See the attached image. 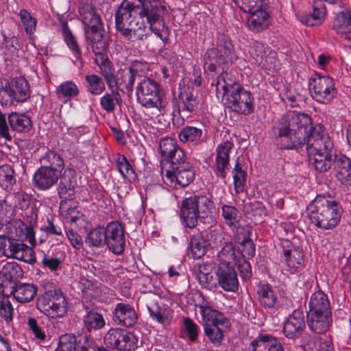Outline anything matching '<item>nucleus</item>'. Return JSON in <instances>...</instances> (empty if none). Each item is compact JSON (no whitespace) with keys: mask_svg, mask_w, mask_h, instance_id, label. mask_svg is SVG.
<instances>
[{"mask_svg":"<svg viewBox=\"0 0 351 351\" xmlns=\"http://www.w3.org/2000/svg\"><path fill=\"white\" fill-rule=\"evenodd\" d=\"M166 12V7L158 0H123L115 12V27L127 40L141 41L148 34L146 25L139 19L145 18L149 30L163 40Z\"/></svg>","mask_w":351,"mask_h":351,"instance_id":"nucleus-1","label":"nucleus"},{"mask_svg":"<svg viewBox=\"0 0 351 351\" xmlns=\"http://www.w3.org/2000/svg\"><path fill=\"white\" fill-rule=\"evenodd\" d=\"M215 91L218 99H223L232 110L250 114L254 110V97L252 93L244 89L236 77L228 72H221L215 84Z\"/></svg>","mask_w":351,"mask_h":351,"instance_id":"nucleus-2","label":"nucleus"},{"mask_svg":"<svg viewBox=\"0 0 351 351\" xmlns=\"http://www.w3.org/2000/svg\"><path fill=\"white\" fill-rule=\"evenodd\" d=\"M305 143L309 164L319 172L330 169L334 146L323 128H315L305 138Z\"/></svg>","mask_w":351,"mask_h":351,"instance_id":"nucleus-3","label":"nucleus"},{"mask_svg":"<svg viewBox=\"0 0 351 351\" xmlns=\"http://www.w3.org/2000/svg\"><path fill=\"white\" fill-rule=\"evenodd\" d=\"M311 223L317 228L328 230L334 229L339 223L341 209L335 200L317 197L307 207Z\"/></svg>","mask_w":351,"mask_h":351,"instance_id":"nucleus-4","label":"nucleus"},{"mask_svg":"<svg viewBox=\"0 0 351 351\" xmlns=\"http://www.w3.org/2000/svg\"><path fill=\"white\" fill-rule=\"evenodd\" d=\"M199 296L202 298V301L196 306L199 308L204 322V333L209 341L218 347L221 345L224 338L223 332L219 326H227L229 321L222 313L214 309L210 302L204 299L202 294Z\"/></svg>","mask_w":351,"mask_h":351,"instance_id":"nucleus-5","label":"nucleus"},{"mask_svg":"<svg viewBox=\"0 0 351 351\" xmlns=\"http://www.w3.org/2000/svg\"><path fill=\"white\" fill-rule=\"evenodd\" d=\"M216 47L206 51L204 57V69L205 73H217V69L229 62L233 63L237 59L234 48L230 38L223 34H218Z\"/></svg>","mask_w":351,"mask_h":351,"instance_id":"nucleus-6","label":"nucleus"},{"mask_svg":"<svg viewBox=\"0 0 351 351\" xmlns=\"http://www.w3.org/2000/svg\"><path fill=\"white\" fill-rule=\"evenodd\" d=\"M214 203L205 195H194L185 198L180 207V217L183 224L189 228L197 226L200 214L207 213L213 208Z\"/></svg>","mask_w":351,"mask_h":351,"instance_id":"nucleus-7","label":"nucleus"},{"mask_svg":"<svg viewBox=\"0 0 351 351\" xmlns=\"http://www.w3.org/2000/svg\"><path fill=\"white\" fill-rule=\"evenodd\" d=\"M161 86L155 80L144 77L138 83L136 88V100L146 108H155L158 112L162 108L160 95Z\"/></svg>","mask_w":351,"mask_h":351,"instance_id":"nucleus-8","label":"nucleus"},{"mask_svg":"<svg viewBox=\"0 0 351 351\" xmlns=\"http://www.w3.org/2000/svg\"><path fill=\"white\" fill-rule=\"evenodd\" d=\"M37 308L48 317H63L67 312V302L60 291L53 289L38 296Z\"/></svg>","mask_w":351,"mask_h":351,"instance_id":"nucleus-9","label":"nucleus"},{"mask_svg":"<svg viewBox=\"0 0 351 351\" xmlns=\"http://www.w3.org/2000/svg\"><path fill=\"white\" fill-rule=\"evenodd\" d=\"M308 88L311 97L319 104H330L337 95L334 80L317 73L310 77Z\"/></svg>","mask_w":351,"mask_h":351,"instance_id":"nucleus-10","label":"nucleus"},{"mask_svg":"<svg viewBox=\"0 0 351 351\" xmlns=\"http://www.w3.org/2000/svg\"><path fill=\"white\" fill-rule=\"evenodd\" d=\"M171 163L168 169L165 170V176L171 185L182 188L189 186L195 179L194 167L186 156Z\"/></svg>","mask_w":351,"mask_h":351,"instance_id":"nucleus-11","label":"nucleus"},{"mask_svg":"<svg viewBox=\"0 0 351 351\" xmlns=\"http://www.w3.org/2000/svg\"><path fill=\"white\" fill-rule=\"evenodd\" d=\"M134 335L119 328H110L104 335V343L107 348L119 351H132L137 348Z\"/></svg>","mask_w":351,"mask_h":351,"instance_id":"nucleus-12","label":"nucleus"},{"mask_svg":"<svg viewBox=\"0 0 351 351\" xmlns=\"http://www.w3.org/2000/svg\"><path fill=\"white\" fill-rule=\"evenodd\" d=\"M0 97L4 100L5 105L16 102H24L30 97L28 82L23 77L14 78L11 83L5 82L0 90Z\"/></svg>","mask_w":351,"mask_h":351,"instance_id":"nucleus-13","label":"nucleus"},{"mask_svg":"<svg viewBox=\"0 0 351 351\" xmlns=\"http://www.w3.org/2000/svg\"><path fill=\"white\" fill-rule=\"evenodd\" d=\"M280 122L289 127L295 134L301 136L304 142L307 136L315 128L319 127L324 128L321 125L313 128L311 126V118L308 115L294 111L287 112L282 117Z\"/></svg>","mask_w":351,"mask_h":351,"instance_id":"nucleus-14","label":"nucleus"},{"mask_svg":"<svg viewBox=\"0 0 351 351\" xmlns=\"http://www.w3.org/2000/svg\"><path fill=\"white\" fill-rule=\"evenodd\" d=\"M105 245L115 254H121L125 248L123 229L117 221L109 223L105 229Z\"/></svg>","mask_w":351,"mask_h":351,"instance_id":"nucleus-15","label":"nucleus"},{"mask_svg":"<svg viewBox=\"0 0 351 351\" xmlns=\"http://www.w3.org/2000/svg\"><path fill=\"white\" fill-rule=\"evenodd\" d=\"M281 262L285 265V270L294 274L304 265V254L300 247L289 245L286 241L283 243Z\"/></svg>","mask_w":351,"mask_h":351,"instance_id":"nucleus-16","label":"nucleus"},{"mask_svg":"<svg viewBox=\"0 0 351 351\" xmlns=\"http://www.w3.org/2000/svg\"><path fill=\"white\" fill-rule=\"evenodd\" d=\"M215 273L219 285L224 291L235 292L238 290L239 280L233 265L219 263Z\"/></svg>","mask_w":351,"mask_h":351,"instance_id":"nucleus-17","label":"nucleus"},{"mask_svg":"<svg viewBox=\"0 0 351 351\" xmlns=\"http://www.w3.org/2000/svg\"><path fill=\"white\" fill-rule=\"evenodd\" d=\"M85 315L82 317L85 335L90 337L93 332H95L104 328L106 320L104 315L92 307L90 303H84Z\"/></svg>","mask_w":351,"mask_h":351,"instance_id":"nucleus-18","label":"nucleus"},{"mask_svg":"<svg viewBox=\"0 0 351 351\" xmlns=\"http://www.w3.org/2000/svg\"><path fill=\"white\" fill-rule=\"evenodd\" d=\"M305 326L303 312L300 309H295L285 322L282 332L287 338L295 339L301 336Z\"/></svg>","mask_w":351,"mask_h":351,"instance_id":"nucleus-19","label":"nucleus"},{"mask_svg":"<svg viewBox=\"0 0 351 351\" xmlns=\"http://www.w3.org/2000/svg\"><path fill=\"white\" fill-rule=\"evenodd\" d=\"M276 141L280 148L283 149H298L303 145H306V143L301 136L295 134L293 131L291 130L289 127L282 122L279 125Z\"/></svg>","mask_w":351,"mask_h":351,"instance_id":"nucleus-20","label":"nucleus"},{"mask_svg":"<svg viewBox=\"0 0 351 351\" xmlns=\"http://www.w3.org/2000/svg\"><path fill=\"white\" fill-rule=\"evenodd\" d=\"M0 292L3 295H13L14 299L19 302L27 303L35 298L37 288L33 284L20 283L15 286H10L8 290L0 287Z\"/></svg>","mask_w":351,"mask_h":351,"instance_id":"nucleus-21","label":"nucleus"},{"mask_svg":"<svg viewBox=\"0 0 351 351\" xmlns=\"http://www.w3.org/2000/svg\"><path fill=\"white\" fill-rule=\"evenodd\" d=\"M178 138L181 143L200 145L206 141V132L204 125H186L183 127L179 134Z\"/></svg>","mask_w":351,"mask_h":351,"instance_id":"nucleus-22","label":"nucleus"},{"mask_svg":"<svg viewBox=\"0 0 351 351\" xmlns=\"http://www.w3.org/2000/svg\"><path fill=\"white\" fill-rule=\"evenodd\" d=\"M179 100V112L186 117H189L191 113H195L200 104L197 95L189 86H184L180 91Z\"/></svg>","mask_w":351,"mask_h":351,"instance_id":"nucleus-23","label":"nucleus"},{"mask_svg":"<svg viewBox=\"0 0 351 351\" xmlns=\"http://www.w3.org/2000/svg\"><path fill=\"white\" fill-rule=\"evenodd\" d=\"M246 351H285L280 342L276 337L261 334L250 341Z\"/></svg>","mask_w":351,"mask_h":351,"instance_id":"nucleus-24","label":"nucleus"},{"mask_svg":"<svg viewBox=\"0 0 351 351\" xmlns=\"http://www.w3.org/2000/svg\"><path fill=\"white\" fill-rule=\"evenodd\" d=\"M233 147V143L226 141L219 144L217 147V156L215 158L216 170L215 174L221 178H226L227 170L230 166L229 154Z\"/></svg>","mask_w":351,"mask_h":351,"instance_id":"nucleus-25","label":"nucleus"},{"mask_svg":"<svg viewBox=\"0 0 351 351\" xmlns=\"http://www.w3.org/2000/svg\"><path fill=\"white\" fill-rule=\"evenodd\" d=\"M112 313L114 321L125 327L133 326L138 319L135 310L129 304L118 303Z\"/></svg>","mask_w":351,"mask_h":351,"instance_id":"nucleus-26","label":"nucleus"},{"mask_svg":"<svg viewBox=\"0 0 351 351\" xmlns=\"http://www.w3.org/2000/svg\"><path fill=\"white\" fill-rule=\"evenodd\" d=\"M76 173L71 169H66L60 177V181L57 188L58 196L66 199L73 196L77 187Z\"/></svg>","mask_w":351,"mask_h":351,"instance_id":"nucleus-27","label":"nucleus"},{"mask_svg":"<svg viewBox=\"0 0 351 351\" xmlns=\"http://www.w3.org/2000/svg\"><path fill=\"white\" fill-rule=\"evenodd\" d=\"M332 322V313L307 312L308 326L317 334H323L328 331Z\"/></svg>","mask_w":351,"mask_h":351,"instance_id":"nucleus-28","label":"nucleus"},{"mask_svg":"<svg viewBox=\"0 0 351 351\" xmlns=\"http://www.w3.org/2000/svg\"><path fill=\"white\" fill-rule=\"evenodd\" d=\"M60 174L56 169L52 170L40 167L34 175V184L40 190H48L57 183Z\"/></svg>","mask_w":351,"mask_h":351,"instance_id":"nucleus-29","label":"nucleus"},{"mask_svg":"<svg viewBox=\"0 0 351 351\" xmlns=\"http://www.w3.org/2000/svg\"><path fill=\"white\" fill-rule=\"evenodd\" d=\"M159 150L160 155L168 160L170 164L178 160V156L180 158L186 156L183 149L180 147L177 141L170 137H165L160 139Z\"/></svg>","mask_w":351,"mask_h":351,"instance_id":"nucleus-30","label":"nucleus"},{"mask_svg":"<svg viewBox=\"0 0 351 351\" xmlns=\"http://www.w3.org/2000/svg\"><path fill=\"white\" fill-rule=\"evenodd\" d=\"M257 295L261 304L265 308L277 310L280 307L278 293L269 284L259 285Z\"/></svg>","mask_w":351,"mask_h":351,"instance_id":"nucleus-31","label":"nucleus"},{"mask_svg":"<svg viewBox=\"0 0 351 351\" xmlns=\"http://www.w3.org/2000/svg\"><path fill=\"white\" fill-rule=\"evenodd\" d=\"M333 169L337 179L343 185H351V160L345 155H336Z\"/></svg>","mask_w":351,"mask_h":351,"instance_id":"nucleus-32","label":"nucleus"},{"mask_svg":"<svg viewBox=\"0 0 351 351\" xmlns=\"http://www.w3.org/2000/svg\"><path fill=\"white\" fill-rule=\"evenodd\" d=\"M146 306L152 319L162 324L169 323L171 317L170 311L165 305L160 304L157 296L152 295L148 299Z\"/></svg>","mask_w":351,"mask_h":351,"instance_id":"nucleus-33","label":"nucleus"},{"mask_svg":"<svg viewBox=\"0 0 351 351\" xmlns=\"http://www.w3.org/2000/svg\"><path fill=\"white\" fill-rule=\"evenodd\" d=\"M84 32L86 40L90 45L92 51L95 56L103 55L107 49L103 26L92 29H85Z\"/></svg>","mask_w":351,"mask_h":351,"instance_id":"nucleus-34","label":"nucleus"},{"mask_svg":"<svg viewBox=\"0 0 351 351\" xmlns=\"http://www.w3.org/2000/svg\"><path fill=\"white\" fill-rule=\"evenodd\" d=\"M22 272L16 263H6L0 271V287L8 290L10 286H14L13 282L22 276Z\"/></svg>","mask_w":351,"mask_h":351,"instance_id":"nucleus-35","label":"nucleus"},{"mask_svg":"<svg viewBox=\"0 0 351 351\" xmlns=\"http://www.w3.org/2000/svg\"><path fill=\"white\" fill-rule=\"evenodd\" d=\"M9 229L8 237L23 241L27 239L32 245H34L36 239L32 228L27 227L21 220L14 219L10 223Z\"/></svg>","mask_w":351,"mask_h":351,"instance_id":"nucleus-36","label":"nucleus"},{"mask_svg":"<svg viewBox=\"0 0 351 351\" xmlns=\"http://www.w3.org/2000/svg\"><path fill=\"white\" fill-rule=\"evenodd\" d=\"M81 21L85 29H92L103 26L101 17L91 4H85L79 10Z\"/></svg>","mask_w":351,"mask_h":351,"instance_id":"nucleus-37","label":"nucleus"},{"mask_svg":"<svg viewBox=\"0 0 351 351\" xmlns=\"http://www.w3.org/2000/svg\"><path fill=\"white\" fill-rule=\"evenodd\" d=\"M214 264L212 262H202L197 264V278L201 286L212 290L217 287L212 271Z\"/></svg>","mask_w":351,"mask_h":351,"instance_id":"nucleus-38","label":"nucleus"},{"mask_svg":"<svg viewBox=\"0 0 351 351\" xmlns=\"http://www.w3.org/2000/svg\"><path fill=\"white\" fill-rule=\"evenodd\" d=\"M332 29L342 38L351 41V14L339 12L334 19Z\"/></svg>","mask_w":351,"mask_h":351,"instance_id":"nucleus-39","label":"nucleus"},{"mask_svg":"<svg viewBox=\"0 0 351 351\" xmlns=\"http://www.w3.org/2000/svg\"><path fill=\"white\" fill-rule=\"evenodd\" d=\"M140 67L139 62L134 63L128 69H121L118 71L117 80V87L123 86L128 92L130 93L133 90V86Z\"/></svg>","mask_w":351,"mask_h":351,"instance_id":"nucleus-40","label":"nucleus"},{"mask_svg":"<svg viewBox=\"0 0 351 351\" xmlns=\"http://www.w3.org/2000/svg\"><path fill=\"white\" fill-rule=\"evenodd\" d=\"M332 313L331 305L327 294L322 290L311 294L308 301V311Z\"/></svg>","mask_w":351,"mask_h":351,"instance_id":"nucleus-41","label":"nucleus"},{"mask_svg":"<svg viewBox=\"0 0 351 351\" xmlns=\"http://www.w3.org/2000/svg\"><path fill=\"white\" fill-rule=\"evenodd\" d=\"M326 15L325 3L322 0H315L311 14L302 16L301 22L308 26L319 25L324 21Z\"/></svg>","mask_w":351,"mask_h":351,"instance_id":"nucleus-42","label":"nucleus"},{"mask_svg":"<svg viewBox=\"0 0 351 351\" xmlns=\"http://www.w3.org/2000/svg\"><path fill=\"white\" fill-rule=\"evenodd\" d=\"M96 63L100 69L102 76L104 77L109 89L117 87V80L114 76V70L112 62L104 54L96 56Z\"/></svg>","mask_w":351,"mask_h":351,"instance_id":"nucleus-43","label":"nucleus"},{"mask_svg":"<svg viewBox=\"0 0 351 351\" xmlns=\"http://www.w3.org/2000/svg\"><path fill=\"white\" fill-rule=\"evenodd\" d=\"M9 258H14L30 264L36 262V258L32 256V248L23 243V240H19V239H14Z\"/></svg>","mask_w":351,"mask_h":351,"instance_id":"nucleus-44","label":"nucleus"},{"mask_svg":"<svg viewBox=\"0 0 351 351\" xmlns=\"http://www.w3.org/2000/svg\"><path fill=\"white\" fill-rule=\"evenodd\" d=\"M54 93L59 100L66 104L68 101L79 95L80 89L73 81L66 80L56 88Z\"/></svg>","mask_w":351,"mask_h":351,"instance_id":"nucleus-45","label":"nucleus"},{"mask_svg":"<svg viewBox=\"0 0 351 351\" xmlns=\"http://www.w3.org/2000/svg\"><path fill=\"white\" fill-rule=\"evenodd\" d=\"M248 20L249 26L256 31H262L268 27L269 24V15L265 10L256 8L252 12Z\"/></svg>","mask_w":351,"mask_h":351,"instance_id":"nucleus-46","label":"nucleus"},{"mask_svg":"<svg viewBox=\"0 0 351 351\" xmlns=\"http://www.w3.org/2000/svg\"><path fill=\"white\" fill-rule=\"evenodd\" d=\"M41 167L56 169L58 173H62L64 168V162L62 158L55 151L48 149L40 158Z\"/></svg>","mask_w":351,"mask_h":351,"instance_id":"nucleus-47","label":"nucleus"},{"mask_svg":"<svg viewBox=\"0 0 351 351\" xmlns=\"http://www.w3.org/2000/svg\"><path fill=\"white\" fill-rule=\"evenodd\" d=\"M221 215L226 223L232 230L238 232L241 217L237 208L234 206L223 205L221 207Z\"/></svg>","mask_w":351,"mask_h":351,"instance_id":"nucleus-48","label":"nucleus"},{"mask_svg":"<svg viewBox=\"0 0 351 351\" xmlns=\"http://www.w3.org/2000/svg\"><path fill=\"white\" fill-rule=\"evenodd\" d=\"M10 126L13 130L23 132L28 131L32 128V121L25 114L12 112L8 116Z\"/></svg>","mask_w":351,"mask_h":351,"instance_id":"nucleus-49","label":"nucleus"},{"mask_svg":"<svg viewBox=\"0 0 351 351\" xmlns=\"http://www.w3.org/2000/svg\"><path fill=\"white\" fill-rule=\"evenodd\" d=\"M62 34L64 42L72 51L74 57L80 60L82 59V51L77 42L76 38L72 34L69 29L67 23L64 22L62 23Z\"/></svg>","mask_w":351,"mask_h":351,"instance_id":"nucleus-50","label":"nucleus"},{"mask_svg":"<svg viewBox=\"0 0 351 351\" xmlns=\"http://www.w3.org/2000/svg\"><path fill=\"white\" fill-rule=\"evenodd\" d=\"M209 245V241L203 236L197 235L193 237L191 239L190 246L193 258H200L202 257Z\"/></svg>","mask_w":351,"mask_h":351,"instance_id":"nucleus-51","label":"nucleus"},{"mask_svg":"<svg viewBox=\"0 0 351 351\" xmlns=\"http://www.w3.org/2000/svg\"><path fill=\"white\" fill-rule=\"evenodd\" d=\"M116 167L124 179L129 182H132L135 180V172L125 156L119 155L117 156L116 160Z\"/></svg>","mask_w":351,"mask_h":351,"instance_id":"nucleus-52","label":"nucleus"},{"mask_svg":"<svg viewBox=\"0 0 351 351\" xmlns=\"http://www.w3.org/2000/svg\"><path fill=\"white\" fill-rule=\"evenodd\" d=\"M111 93H106L100 99V105L101 108L107 112H112L116 107V104L121 100L118 88L110 89Z\"/></svg>","mask_w":351,"mask_h":351,"instance_id":"nucleus-53","label":"nucleus"},{"mask_svg":"<svg viewBox=\"0 0 351 351\" xmlns=\"http://www.w3.org/2000/svg\"><path fill=\"white\" fill-rule=\"evenodd\" d=\"M88 247H101L105 245V229L98 227L93 229L85 239Z\"/></svg>","mask_w":351,"mask_h":351,"instance_id":"nucleus-54","label":"nucleus"},{"mask_svg":"<svg viewBox=\"0 0 351 351\" xmlns=\"http://www.w3.org/2000/svg\"><path fill=\"white\" fill-rule=\"evenodd\" d=\"M16 183L14 170L10 165H3L0 169V185L5 191H11Z\"/></svg>","mask_w":351,"mask_h":351,"instance_id":"nucleus-55","label":"nucleus"},{"mask_svg":"<svg viewBox=\"0 0 351 351\" xmlns=\"http://www.w3.org/2000/svg\"><path fill=\"white\" fill-rule=\"evenodd\" d=\"M85 80L87 82V90L90 94L99 95L104 91L105 84L99 75H86Z\"/></svg>","mask_w":351,"mask_h":351,"instance_id":"nucleus-56","label":"nucleus"},{"mask_svg":"<svg viewBox=\"0 0 351 351\" xmlns=\"http://www.w3.org/2000/svg\"><path fill=\"white\" fill-rule=\"evenodd\" d=\"M9 295L3 294L0 296V317L7 323L12 321L14 314V309L9 299Z\"/></svg>","mask_w":351,"mask_h":351,"instance_id":"nucleus-57","label":"nucleus"},{"mask_svg":"<svg viewBox=\"0 0 351 351\" xmlns=\"http://www.w3.org/2000/svg\"><path fill=\"white\" fill-rule=\"evenodd\" d=\"M234 190L237 194L244 191L246 180V172L243 171L237 160L232 170Z\"/></svg>","mask_w":351,"mask_h":351,"instance_id":"nucleus-58","label":"nucleus"},{"mask_svg":"<svg viewBox=\"0 0 351 351\" xmlns=\"http://www.w3.org/2000/svg\"><path fill=\"white\" fill-rule=\"evenodd\" d=\"M25 31L29 36L34 34L36 29L37 21L27 10H21L19 14Z\"/></svg>","mask_w":351,"mask_h":351,"instance_id":"nucleus-59","label":"nucleus"},{"mask_svg":"<svg viewBox=\"0 0 351 351\" xmlns=\"http://www.w3.org/2000/svg\"><path fill=\"white\" fill-rule=\"evenodd\" d=\"M219 263H233L236 261L234 246L232 242H225L218 254Z\"/></svg>","mask_w":351,"mask_h":351,"instance_id":"nucleus-60","label":"nucleus"},{"mask_svg":"<svg viewBox=\"0 0 351 351\" xmlns=\"http://www.w3.org/2000/svg\"><path fill=\"white\" fill-rule=\"evenodd\" d=\"M77 339L72 334H64L60 337L56 351H75Z\"/></svg>","mask_w":351,"mask_h":351,"instance_id":"nucleus-61","label":"nucleus"},{"mask_svg":"<svg viewBox=\"0 0 351 351\" xmlns=\"http://www.w3.org/2000/svg\"><path fill=\"white\" fill-rule=\"evenodd\" d=\"M307 346L311 351H334L330 341L320 342L316 337H313L308 340Z\"/></svg>","mask_w":351,"mask_h":351,"instance_id":"nucleus-62","label":"nucleus"},{"mask_svg":"<svg viewBox=\"0 0 351 351\" xmlns=\"http://www.w3.org/2000/svg\"><path fill=\"white\" fill-rule=\"evenodd\" d=\"M185 332L191 341H195L198 337L197 325L189 317L183 320Z\"/></svg>","mask_w":351,"mask_h":351,"instance_id":"nucleus-63","label":"nucleus"},{"mask_svg":"<svg viewBox=\"0 0 351 351\" xmlns=\"http://www.w3.org/2000/svg\"><path fill=\"white\" fill-rule=\"evenodd\" d=\"M241 254L244 258H251L255 254V245L252 240L245 237L241 243Z\"/></svg>","mask_w":351,"mask_h":351,"instance_id":"nucleus-64","label":"nucleus"}]
</instances>
